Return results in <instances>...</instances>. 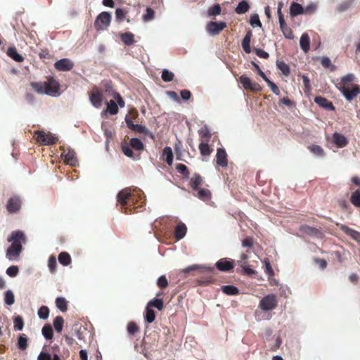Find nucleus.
Instances as JSON below:
<instances>
[{"label": "nucleus", "mask_w": 360, "mask_h": 360, "mask_svg": "<svg viewBox=\"0 0 360 360\" xmlns=\"http://www.w3.org/2000/svg\"><path fill=\"white\" fill-rule=\"evenodd\" d=\"M201 142H209L211 138V133L207 125L202 126L198 131Z\"/></svg>", "instance_id": "obj_23"}, {"label": "nucleus", "mask_w": 360, "mask_h": 360, "mask_svg": "<svg viewBox=\"0 0 360 360\" xmlns=\"http://www.w3.org/2000/svg\"><path fill=\"white\" fill-rule=\"evenodd\" d=\"M198 269H202L203 272H212L214 270L213 267H207L203 265H199V264H193L191 266H189L182 270V272L184 274L189 273L190 271L198 270Z\"/></svg>", "instance_id": "obj_20"}, {"label": "nucleus", "mask_w": 360, "mask_h": 360, "mask_svg": "<svg viewBox=\"0 0 360 360\" xmlns=\"http://www.w3.org/2000/svg\"><path fill=\"white\" fill-rule=\"evenodd\" d=\"M239 82L243 85V88L253 92H257L261 90L260 85L257 82H253L246 75H243L239 77Z\"/></svg>", "instance_id": "obj_6"}, {"label": "nucleus", "mask_w": 360, "mask_h": 360, "mask_svg": "<svg viewBox=\"0 0 360 360\" xmlns=\"http://www.w3.org/2000/svg\"><path fill=\"white\" fill-rule=\"evenodd\" d=\"M310 39L307 33H303L300 37V48L304 53H307L309 50Z\"/></svg>", "instance_id": "obj_22"}, {"label": "nucleus", "mask_w": 360, "mask_h": 360, "mask_svg": "<svg viewBox=\"0 0 360 360\" xmlns=\"http://www.w3.org/2000/svg\"><path fill=\"white\" fill-rule=\"evenodd\" d=\"M254 51H255L256 55L259 58H268L269 56V54L267 52H266L260 49L255 48L254 49Z\"/></svg>", "instance_id": "obj_63"}, {"label": "nucleus", "mask_w": 360, "mask_h": 360, "mask_svg": "<svg viewBox=\"0 0 360 360\" xmlns=\"http://www.w3.org/2000/svg\"><path fill=\"white\" fill-rule=\"evenodd\" d=\"M163 155L165 156V161L168 165H172L173 162V152L170 147H165L163 149Z\"/></svg>", "instance_id": "obj_33"}, {"label": "nucleus", "mask_w": 360, "mask_h": 360, "mask_svg": "<svg viewBox=\"0 0 360 360\" xmlns=\"http://www.w3.org/2000/svg\"><path fill=\"white\" fill-rule=\"evenodd\" d=\"M75 155L76 154L75 151L69 150V151L67 153H65V152H63L61 154V156L64 157V160L67 164L71 166H75L77 162V160Z\"/></svg>", "instance_id": "obj_17"}, {"label": "nucleus", "mask_w": 360, "mask_h": 360, "mask_svg": "<svg viewBox=\"0 0 360 360\" xmlns=\"http://www.w3.org/2000/svg\"><path fill=\"white\" fill-rule=\"evenodd\" d=\"M340 229L347 235L350 236L353 240L356 241L357 243H360V232L357 231L356 230H354L352 229H350L349 227L342 225L340 226Z\"/></svg>", "instance_id": "obj_15"}, {"label": "nucleus", "mask_w": 360, "mask_h": 360, "mask_svg": "<svg viewBox=\"0 0 360 360\" xmlns=\"http://www.w3.org/2000/svg\"><path fill=\"white\" fill-rule=\"evenodd\" d=\"M211 193L210 191L207 189L200 188L198 191L197 196L198 198L201 200H206L210 198Z\"/></svg>", "instance_id": "obj_53"}, {"label": "nucleus", "mask_w": 360, "mask_h": 360, "mask_svg": "<svg viewBox=\"0 0 360 360\" xmlns=\"http://www.w3.org/2000/svg\"><path fill=\"white\" fill-rule=\"evenodd\" d=\"M281 31H282L283 34L284 35V37L285 38L289 39H292L294 38L293 32L291 30V29L289 28L288 27L285 28V29H283Z\"/></svg>", "instance_id": "obj_62"}, {"label": "nucleus", "mask_w": 360, "mask_h": 360, "mask_svg": "<svg viewBox=\"0 0 360 360\" xmlns=\"http://www.w3.org/2000/svg\"><path fill=\"white\" fill-rule=\"evenodd\" d=\"M351 202L356 207H360V190H356L351 196Z\"/></svg>", "instance_id": "obj_46"}, {"label": "nucleus", "mask_w": 360, "mask_h": 360, "mask_svg": "<svg viewBox=\"0 0 360 360\" xmlns=\"http://www.w3.org/2000/svg\"><path fill=\"white\" fill-rule=\"evenodd\" d=\"M333 142L339 148H343L348 143L347 138L339 133H334L333 134Z\"/></svg>", "instance_id": "obj_19"}, {"label": "nucleus", "mask_w": 360, "mask_h": 360, "mask_svg": "<svg viewBox=\"0 0 360 360\" xmlns=\"http://www.w3.org/2000/svg\"><path fill=\"white\" fill-rule=\"evenodd\" d=\"M155 319V311L153 309H151L150 308H148V307H146V314H145L146 321L148 322V323H150L154 321Z\"/></svg>", "instance_id": "obj_47"}, {"label": "nucleus", "mask_w": 360, "mask_h": 360, "mask_svg": "<svg viewBox=\"0 0 360 360\" xmlns=\"http://www.w3.org/2000/svg\"><path fill=\"white\" fill-rule=\"evenodd\" d=\"M155 12L150 8H147L146 13L143 15V20L145 22H148L152 20L154 18Z\"/></svg>", "instance_id": "obj_52"}, {"label": "nucleus", "mask_w": 360, "mask_h": 360, "mask_svg": "<svg viewBox=\"0 0 360 360\" xmlns=\"http://www.w3.org/2000/svg\"><path fill=\"white\" fill-rule=\"evenodd\" d=\"M147 307L148 308L153 307H155L158 310H162L164 307L163 301L162 299L160 298L153 299L148 302Z\"/></svg>", "instance_id": "obj_35"}, {"label": "nucleus", "mask_w": 360, "mask_h": 360, "mask_svg": "<svg viewBox=\"0 0 360 360\" xmlns=\"http://www.w3.org/2000/svg\"><path fill=\"white\" fill-rule=\"evenodd\" d=\"M129 146L137 150H142L143 149V144L138 138H131L129 141Z\"/></svg>", "instance_id": "obj_38"}, {"label": "nucleus", "mask_w": 360, "mask_h": 360, "mask_svg": "<svg viewBox=\"0 0 360 360\" xmlns=\"http://www.w3.org/2000/svg\"><path fill=\"white\" fill-rule=\"evenodd\" d=\"M216 267L221 271H229L233 268V265L231 261L221 259L216 263Z\"/></svg>", "instance_id": "obj_16"}, {"label": "nucleus", "mask_w": 360, "mask_h": 360, "mask_svg": "<svg viewBox=\"0 0 360 360\" xmlns=\"http://www.w3.org/2000/svg\"><path fill=\"white\" fill-rule=\"evenodd\" d=\"M217 164L222 167H226L228 165L227 154L224 148H218L216 154Z\"/></svg>", "instance_id": "obj_11"}, {"label": "nucleus", "mask_w": 360, "mask_h": 360, "mask_svg": "<svg viewBox=\"0 0 360 360\" xmlns=\"http://www.w3.org/2000/svg\"><path fill=\"white\" fill-rule=\"evenodd\" d=\"M249 8V4L246 1H241L235 8V12L238 15H242L247 13Z\"/></svg>", "instance_id": "obj_26"}, {"label": "nucleus", "mask_w": 360, "mask_h": 360, "mask_svg": "<svg viewBox=\"0 0 360 360\" xmlns=\"http://www.w3.org/2000/svg\"><path fill=\"white\" fill-rule=\"evenodd\" d=\"M107 111L111 115H116L118 112V107L113 100L107 103Z\"/></svg>", "instance_id": "obj_44"}, {"label": "nucleus", "mask_w": 360, "mask_h": 360, "mask_svg": "<svg viewBox=\"0 0 360 360\" xmlns=\"http://www.w3.org/2000/svg\"><path fill=\"white\" fill-rule=\"evenodd\" d=\"M202 178L199 174L195 173L191 179V186L193 189L197 190L198 186L202 184Z\"/></svg>", "instance_id": "obj_39"}, {"label": "nucleus", "mask_w": 360, "mask_h": 360, "mask_svg": "<svg viewBox=\"0 0 360 360\" xmlns=\"http://www.w3.org/2000/svg\"><path fill=\"white\" fill-rule=\"evenodd\" d=\"M199 150L202 156H209L212 152V148L208 145V142H200Z\"/></svg>", "instance_id": "obj_29"}, {"label": "nucleus", "mask_w": 360, "mask_h": 360, "mask_svg": "<svg viewBox=\"0 0 360 360\" xmlns=\"http://www.w3.org/2000/svg\"><path fill=\"white\" fill-rule=\"evenodd\" d=\"M58 261L61 264L67 266L70 264L71 258L68 253L62 252L58 255Z\"/></svg>", "instance_id": "obj_37"}, {"label": "nucleus", "mask_w": 360, "mask_h": 360, "mask_svg": "<svg viewBox=\"0 0 360 360\" xmlns=\"http://www.w3.org/2000/svg\"><path fill=\"white\" fill-rule=\"evenodd\" d=\"M7 55L16 62H22L24 58L18 53L15 47H9L7 50Z\"/></svg>", "instance_id": "obj_25"}, {"label": "nucleus", "mask_w": 360, "mask_h": 360, "mask_svg": "<svg viewBox=\"0 0 360 360\" xmlns=\"http://www.w3.org/2000/svg\"><path fill=\"white\" fill-rule=\"evenodd\" d=\"M41 333L45 339L51 340L53 338V332L50 325H44V327L42 328Z\"/></svg>", "instance_id": "obj_34"}, {"label": "nucleus", "mask_w": 360, "mask_h": 360, "mask_svg": "<svg viewBox=\"0 0 360 360\" xmlns=\"http://www.w3.org/2000/svg\"><path fill=\"white\" fill-rule=\"evenodd\" d=\"M304 13V8L301 4L293 2L290 7V13L292 16H296Z\"/></svg>", "instance_id": "obj_24"}, {"label": "nucleus", "mask_w": 360, "mask_h": 360, "mask_svg": "<svg viewBox=\"0 0 360 360\" xmlns=\"http://www.w3.org/2000/svg\"><path fill=\"white\" fill-rule=\"evenodd\" d=\"M8 241L11 242V245L6 252V257L9 260H13L20 255L22 250V243H26V237L22 231L18 230L11 233Z\"/></svg>", "instance_id": "obj_1"}, {"label": "nucleus", "mask_w": 360, "mask_h": 360, "mask_svg": "<svg viewBox=\"0 0 360 360\" xmlns=\"http://www.w3.org/2000/svg\"><path fill=\"white\" fill-rule=\"evenodd\" d=\"M252 245H253V240L250 237H248L242 241V246L243 248H250L252 247Z\"/></svg>", "instance_id": "obj_64"}, {"label": "nucleus", "mask_w": 360, "mask_h": 360, "mask_svg": "<svg viewBox=\"0 0 360 360\" xmlns=\"http://www.w3.org/2000/svg\"><path fill=\"white\" fill-rule=\"evenodd\" d=\"M264 81L267 83V84L270 87L271 91L274 94H276V95H279L280 94V90H279L278 87L277 86V85L275 83L271 82L268 78H266V79H265Z\"/></svg>", "instance_id": "obj_59"}, {"label": "nucleus", "mask_w": 360, "mask_h": 360, "mask_svg": "<svg viewBox=\"0 0 360 360\" xmlns=\"http://www.w3.org/2000/svg\"><path fill=\"white\" fill-rule=\"evenodd\" d=\"M221 290L229 295H236L239 293L238 288L234 285H224L221 287Z\"/></svg>", "instance_id": "obj_30"}, {"label": "nucleus", "mask_w": 360, "mask_h": 360, "mask_svg": "<svg viewBox=\"0 0 360 360\" xmlns=\"http://www.w3.org/2000/svg\"><path fill=\"white\" fill-rule=\"evenodd\" d=\"M276 65L278 68L282 72V73L288 77L290 72L289 66L283 61H276Z\"/></svg>", "instance_id": "obj_42"}, {"label": "nucleus", "mask_w": 360, "mask_h": 360, "mask_svg": "<svg viewBox=\"0 0 360 360\" xmlns=\"http://www.w3.org/2000/svg\"><path fill=\"white\" fill-rule=\"evenodd\" d=\"M252 37V31L249 30L247 32L246 34L245 35L244 38L242 41V47L244 50V51L247 53H250L251 52V48H250V41Z\"/></svg>", "instance_id": "obj_21"}, {"label": "nucleus", "mask_w": 360, "mask_h": 360, "mask_svg": "<svg viewBox=\"0 0 360 360\" xmlns=\"http://www.w3.org/2000/svg\"><path fill=\"white\" fill-rule=\"evenodd\" d=\"M30 86L32 88L39 94H46V84L45 82H31Z\"/></svg>", "instance_id": "obj_28"}, {"label": "nucleus", "mask_w": 360, "mask_h": 360, "mask_svg": "<svg viewBox=\"0 0 360 360\" xmlns=\"http://www.w3.org/2000/svg\"><path fill=\"white\" fill-rule=\"evenodd\" d=\"M111 14L109 12H101L96 17L94 22V27L97 31H103L109 27L111 22Z\"/></svg>", "instance_id": "obj_2"}, {"label": "nucleus", "mask_w": 360, "mask_h": 360, "mask_svg": "<svg viewBox=\"0 0 360 360\" xmlns=\"http://www.w3.org/2000/svg\"><path fill=\"white\" fill-rule=\"evenodd\" d=\"M36 140L41 145L49 146L54 144L58 138L50 132L46 133L44 131H38L35 132Z\"/></svg>", "instance_id": "obj_5"}, {"label": "nucleus", "mask_w": 360, "mask_h": 360, "mask_svg": "<svg viewBox=\"0 0 360 360\" xmlns=\"http://www.w3.org/2000/svg\"><path fill=\"white\" fill-rule=\"evenodd\" d=\"M46 84V94L51 96H58L60 95L59 93V84L58 83L51 79L48 82H45Z\"/></svg>", "instance_id": "obj_8"}, {"label": "nucleus", "mask_w": 360, "mask_h": 360, "mask_svg": "<svg viewBox=\"0 0 360 360\" xmlns=\"http://www.w3.org/2000/svg\"><path fill=\"white\" fill-rule=\"evenodd\" d=\"M221 8L219 4H215L213 6L209 8L207 10V14L209 16H217L221 13Z\"/></svg>", "instance_id": "obj_45"}, {"label": "nucleus", "mask_w": 360, "mask_h": 360, "mask_svg": "<svg viewBox=\"0 0 360 360\" xmlns=\"http://www.w3.org/2000/svg\"><path fill=\"white\" fill-rule=\"evenodd\" d=\"M4 302L7 305H12L14 304L15 296L13 292L11 290H8L5 292Z\"/></svg>", "instance_id": "obj_41"}, {"label": "nucleus", "mask_w": 360, "mask_h": 360, "mask_svg": "<svg viewBox=\"0 0 360 360\" xmlns=\"http://www.w3.org/2000/svg\"><path fill=\"white\" fill-rule=\"evenodd\" d=\"M102 84L104 91L106 94L115 96V93L116 92L113 90L111 82L106 81L104 82Z\"/></svg>", "instance_id": "obj_50"}, {"label": "nucleus", "mask_w": 360, "mask_h": 360, "mask_svg": "<svg viewBox=\"0 0 360 360\" xmlns=\"http://www.w3.org/2000/svg\"><path fill=\"white\" fill-rule=\"evenodd\" d=\"M309 150L316 155L317 156H323V150L320 146L318 145H311L308 147Z\"/></svg>", "instance_id": "obj_54"}, {"label": "nucleus", "mask_w": 360, "mask_h": 360, "mask_svg": "<svg viewBox=\"0 0 360 360\" xmlns=\"http://www.w3.org/2000/svg\"><path fill=\"white\" fill-rule=\"evenodd\" d=\"M354 4V0H345L338 5L337 9L339 12H344L352 7Z\"/></svg>", "instance_id": "obj_31"}, {"label": "nucleus", "mask_w": 360, "mask_h": 360, "mask_svg": "<svg viewBox=\"0 0 360 360\" xmlns=\"http://www.w3.org/2000/svg\"><path fill=\"white\" fill-rule=\"evenodd\" d=\"M64 320L62 316H58L53 321V326L58 333H60L63 326Z\"/></svg>", "instance_id": "obj_43"}, {"label": "nucleus", "mask_w": 360, "mask_h": 360, "mask_svg": "<svg viewBox=\"0 0 360 360\" xmlns=\"http://www.w3.org/2000/svg\"><path fill=\"white\" fill-rule=\"evenodd\" d=\"M27 337L25 334H21L18 339V347L20 350H25L27 347Z\"/></svg>", "instance_id": "obj_36"}, {"label": "nucleus", "mask_w": 360, "mask_h": 360, "mask_svg": "<svg viewBox=\"0 0 360 360\" xmlns=\"http://www.w3.org/2000/svg\"><path fill=\"white\" fill-rule=\"evenodd\" d=\"M250 23L252 26H257L259 27H262V23L259 20V17L258 14L255 13L250 16Z\"/></svg>", "instance_id": "obj_56"}, {"label": "nucleus", "mask_w": 360, "mask_h": 360, "mask_svg": "<svg viewBox=\"0 0 360 360\" xmlns=\"http://www.w3.org/2000/svg\"><path fill=\"white\" fill-rule=\"evenodd\" d=\"M131 197V193L129 188H124L120 191L117 195V202L124 206L128 203V200Z\"/></svg>", "instance_id": "obj_14"}, {"label": "nucleus", "mask_w": 360, "mask_h": 360, "mask_svg": "<svg viewBox=\"0 0 360 360\" xmlns=\"http://www.w3.org/2000/svg\"><path fill=\"white\" fill-rule=\"evenodd\" d=\"M277 306V299L275 295L269 294L264 297L259 302V307L264 311H271Z\"/></svg>", "instance_id": "obj_4"}, {"label": "nucleus", "mask_w": 360, "mask_h": 360, "mask_svg": "<svg viewBox=\"0 0 360 360\" xmlns=\"http://www.w3.org/2000/svg\"><path fill=\"white\" fill-rule=\"evenodd\" d=\"M186 226L184 224H179L175 229V237L178 239H182L186 233Z\"/></svg>", "instance_id": "obj_27"}, {"label": "nucleus", "mask_w": 360, "mask_h": 360, "mask_svg": "<svg viewBox=\"0 0 360 360\" xmlns=\"http://www.w3.org/2000/svg\"><path fill=\"white\" fill-rule=\"evenodd\" d=\"M19 271L17 266H11L6 269V274L11 277H15L18 275Z\"/></svg>", "instance_id": "obj_60"}, {"label": "nucleus", "mask_w": 360, "mask_h": 360, "mask_svg": "<svg viewBox=\"0 0 360 360\" xmlns=\"http://www.w3.org/2000/svg\"><path fill=\"white\" fill-rule=\"evenodd\" d=\"M122 150L126 156L134 158V152L131 150L130 146H128L127 144H123L122 146Z\"/></svg>", "instance_id": "obj_57"}, {"label": "nucleus", "mask_w": 360, "mask_h": 360, "mask_svg": "<svg viewBox=\"0 0 360 360\" xmlns=\"http://www.w3.org/2000/svg\"><path fill=\"white\" fill-rule=\"evenodd\" d=\"M127 329L129 335H134L139 330V328L135 322H129Z\"/></svg>", "instance_id": "obj_55"}, {"label": "nucleus", "mask_w": 360, "mask_h": 360, "mask_svg": "<svg viewBox=\"0 0 360 360\" xmlns=\"http://www.w3.org/2000/svg\"><path fill=\"white\" fill-rule=\"evenodd\" d=\"M174 75L167 69H164L162 72V79L164 82H169L173 80Z\"/></svg>", "instance_id": "obj_49"}, {"label": "nucleus", "mask_w": 360, "mask_h": 360, "mask_svg": "<svg viewBox=\"0 0 360 360\" xmlns=\"http://www.w3.org/2000/svg\"><path fill=\"white\" fill-rule=\"evenodd\" d=\"M14 329L15 330H22L24 327V321L22 316H18L14 319Z\"/></svg>", "instance_id": "obj_51"}, {"label": "nucleus", "mask_w": 360, "mask_h": 360, "mask_svg": "<svg viewBox=\"0 0 360 360\" xmlns=\"http://www.w3.org/2000/svg\"><path fill=\"white\" fill-rule=\"evenodd\" d=\"M56 307L62 311L65 312L67 311V301L63 297H57L56 300Z\"/></svg>", "instance_id": "obj_40"}, {"label": "nucleus", "mask_w": 360, "mask_h": 360, "mask_svg": "<svg viewBox=\"0 0 360 360\" xmlns=\"http://www.w3.org/2000/svg\"><path fill=\"white\" fill-rule=\"evenodd\" d=\"M20 207V200L18 198H11L7 204V210L9 212H16Z\"/></svg>", "instance_id": "obj_18"}, {"label": "nucleus", "mask_w": 360, "mask_h": 360, "mask_svg": "<svg viewBox=\"0 0 360 360\" xmlns=\"http://www.w3.org/2000/svg\"><path fill=\"white\" fill-rule=\"evenodd\" d=\"M340 90L348 101H351L360 93V87L358 85H355L352 90H349L346 87H342Z\"/></svg>", "instance_id": "obj_10"}, {"label": "nucleus", "mask_w": 360, "mask_h": 360, "mask_svg": "<svg viewBox=\"0 0 360 360\" xmlns=\"http://www.w3.org/2000/svg\"><path fill=\"white\" fill-rule=\"evenodd\" d=\"M125 122L129 129L131 130L139 133V134H143L146 136H148L151 139H155L154 134L145 126L138 124H134L132 120L129 118L128 115L125 117Z\"/></svg>", "instance_id": "obj_3"}, {"label": "nucleus", "mask_w": 360, "mask_h": 360, "mask_svg": "<svg viewBox=\"0 0 360 360\" xmlns=\"http://www.w3.org/2000/svg\"><path fill=\"white\" fill-rule=\"evenodd\" d=\"M226 27L225 22H210L207 23L206 30L210 35L218 34L224 28Z\"/></svg>", "instance_id": "obj_7"}, {"label": "nucleus", "mask_w": 360, "mask_h": 360, "mask_svg": "<svg viewBox=\"0 0 360 360\" xmlns=\"http://www.w3.org/2000/svg\"><path fill=\"white\" fill-rule=\"evenodd\" d=\"M134 36L131 32H125L121 35V40L126 45H132L134 43Z\"/></svg>", "instance_id": "obj_32"}, {"label": "nucleus", "mask_w": 360, "mask_h": 360, "mask_svg": "<svg viewBox=\"0 0 360 360\" xmlns=\"http://www.w3.org/2000/svg\"><path fill=\"white\" fill-rule=\"evenodd\" d=\"M176 169L186 177H188L189 172L186 165L183 164H178L176 165Z\"/></svg>", "instance_id": "obj_58"}, {"label": "nucleus", "mask_w": 360, "mask_h": 360, "mask_svg": "<svg viewBox=\"0 0 360 360\" xmlns=\"http://www.w3.org/2000/svg\"><path fill=\"white\" fill-rule=\"evenodd\" d=\"M157 285L162 288H165L168 285V282L165 276H161L157 281Z\"/></svg>", "instance_id": "obj_61"}, {"label": "nucleus", "mask_w": 360, "mask_h": 360, "mask_svg": "<svg viewBox=\"0 0 360 360\" xmlns=\"http://www.w3.org/2000/svg\"><path fill=\"white\" fill-rule=\"evenodd\" d=\"M89 100L91 104L96 108H100L102 105V94L96 89H94V92L89 96Z\"/></svg>", "instance_id": "obj_12"}, {"label": "nucleus", "mask_w": 360, "mask_h": 360, "mask_svg": "<svg viewBox=\"0 0 360 360\" xmlns=\"http://www.w3.org/2000/svg\"><path fill=\"white\" fill-rule=\"evenodd\" d=\"M314 102L319 106L328 110H334L335 107L333 103L328 101L327 98L322 96H316L314 98Z\"/></svg>", "instance_id": "obj_13"}, {"label": "nucleus", "mask_w": 360, "mask_h": 360, "mask_svg": "<svg viewBox=\"0 0 360 360\" xmlns=\"http://www.w3.org/2000/svg\"><path fill=\"white\" fill-rule=\"evenodd\" d=\"M73 63L69 58H62L54 63L55 68L59 71H69L73 68Z\"/></svg>", "instance_id": "obj_9"}, {"label": "nucleus", "mask_w": 360, "mask_h": 360, "mask_svg": "<svg viewBox=\"0 0 360 360\" xmlns=\"http://www.w3.org/2000/svg\"><path fill=\"white\" fill-rule=\"evenodd\" d=\"M37 314L40 319L46 320L49 316V309L46 306H41L39 309Z\"/></svg>", "instance_id": "obj_48"}]
</instances>
